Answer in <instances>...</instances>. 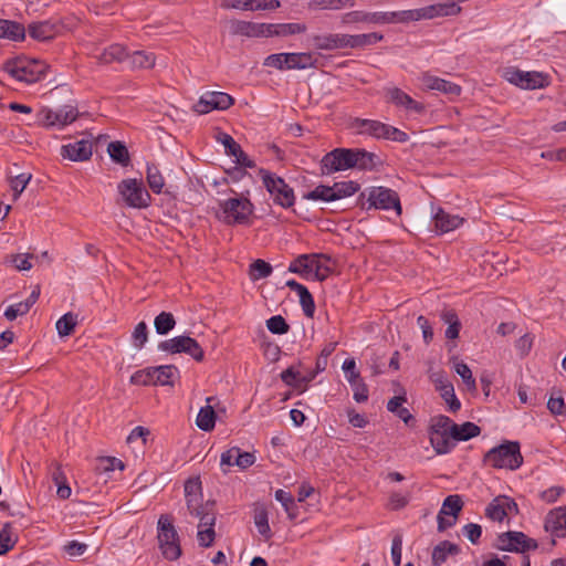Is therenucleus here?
Wrapping results in <instances>:
<instances>
[{"label": "nucleus", "mask_w": 566, "mask_h": 566, "mask_svg": "<svg viewBox=\"0 0 566 566\" xmlns=\"http://www.w3.org/2000/svg\"><path fill=\"white\" fill-rule=\"evenodd\" d=\"M346 373V378L353 388V398L356 402H365L368 400V387L364 382L359 373L356 370V361L353 358L345 359L342 366Z\"/></svg>", "instance_id": "4468645a"}, {"label": "nucleus", "mask_w": 566, "mask_h": 566, "mask_svg": "<svg viewBox=\"0 0 566 566\" xmlns=\"http://www.w3.org/2000/svg\"><path fill=\"white\" fill-rule=\"evenodd\" d=\"M360 185L354 180L338 181L332 186L334 192L333 201L350 197L359 191Z\"/></svg>", "instance_id": "c03bdc74"}, {"label": "nucleus", "mask_w": 566, "mask_h": 566, "mask_svg": "<svg viewBox=\"0 0 566 566\" xmlns=\"http://www.w3.org/2000/svg\"><path fill=\"white\" fill-rule=\"evenodd\" d=\"M216 538L214 526H205L198 528L197 541L201 547H211Z\"/></svg>", "instance_id": "0e129e2a"}, {"label": "nucleus", "mask_w": 566, "mask_h": 566, "mask_svg": "<svg viewBox=\"0 0 566 566\" xmlns=\"http://www.w3.org/2000/svg\"><path fill=\"white\" fill-rule=\"evenodd\" d=\"M272 271V265L262 259H256L250 264V277L252 281L265 279L271 275Z\"/></svg>", "instance_id": "5fc2aeb1"}, {"label": "nucleus", "mask_w": 566, "mask_h": 566, "mask_svg": "<svg viewBox=\"0 0 566 566\" xmlns=\"http://www.w3.org/2000/svg\"><path fill=\"white\" fill-rule=\"evenodd\" d=\"M343 24L367 23V24H384V11L367 12L355 10L346 12L342 15Z\"/></svg>", "instance_id": "a878e982"}, {"label": "nucleus", "mask_w": 566, "mask_h": 566, "mask_svg": "<svg viewBox=\"0 0 566 566\" xmlns=\"http://www.w3.org/2000/svg\"><path fill=\"white\" fill-rule=\"evenodd\" d=\"M313 255H317L315 260H312V273H314V279L318 282L325 281L328 275L333 272V269L329 266L332 262V258L324 253H312Z\"/></svg>", "instance_id": "473e14b6"}, {"label": "nucleus", "mask_w": 566, "mask_h": 566, "mask_svg": "<svg viewBox=\"0 0 566 566\" xmlns=\"http://www.w3.org/2000/svg\"><path fill=\"white\" fill-rule=\"evenodd\" d=\"M93 144L88 139H81L74 143L63 145L61 155L63 158H69L72 161L88 160L92 156Z\"/></svg>", "instance_id": "a211bd4d"}, {"label": "nucleus", "mask_w": 566, "mask_h": 566, "mask_svg": "<svg viewBox=\"0 0 566 566\" xmlns=\"http://www.w3.org/2000/svg\"><path fill=\"white\" fill-rule=\"evenodd\" d=\"M483 463L494 469L516 470L523 463L521 446L517 441H504L490 449L483 457Z\"/></svg>", "instance_id": "f257e3e1"}, {"label": "nucleus", "mask_w": 566, "mask_h": 566, "mask_svg": "<svg viewBox=\"0 0 566 566\" xmlns=\"http://www.w3.org/2000/svg\"><path fill=\"white\" fill-rule=\"evenodd\" d=\"M387 102L394 104L398 108L405 109L407 113L422 115L426 112L423 103L413 99L409 94L399 87L385 88Z\"/></svg>", "instance_id": "ddd939ff"}, {"label": "nucleus", "mask_w": 566, "mask_h": 566, "mask_svg": "<svg viewBox=\"0 0 566 566\" xmlns=\"http://www.w3.org/2000/svg\"><path fill=\"white\" fill-rule=\"evenodd\" d=\"M544 528L556 537H566V507H556L546 515Z\"/></svg>", "instance_id": "aec40b11"}, {"label": "nucleus", "mask_w": 566, "mask_h": 566, "mask_svg": "<svg viewBox=\"0 0 566 566\" xmlns=\"http://www.w3.org/2000/svg\"><path fill=\"white\" fill-rule=\"evenodd\" d=\"M384 40V35L378 32L363 34H347V49H365Z\"/></svg>", "instance_id": "c756f323"}, {"label": "nucleus", "mask_w": 566, "mask_h": 566, "mask_svg": "<svg viewBox=\"0 0 566 566\" xmlns=\"http://www.w3.org/2000/svg\"><path fill=\"white\" fill-rule=\"evenodd\" d=\"M463 222V218L458 214H450L442 208H439L438 211L433 214L434 230L439 234L453 231L458 229Z\"/></svg>", "instance_id": "5701e85b"}, {"label": "nucleus", "mask_w": 566, "mask_h": 566, "mask_svg": "<svg viewBox=\"0 0 566 566\" xmlns=\"http://www.w3.org/2000/svg\"><path fill=\"white\" fill-rule=\"evenodd\" d=\"M354 169L358 170L371 171L382 165V160L378 155L364 148H354Z\"/></svg>", "instance_id": "bb28decb"}, {"label": "nucleus", "mask_w": 566, "mask_h": 566, "mask_svg": "<svg viewBox=\"0 0 566 566\" xmlns=\"http://www.w3.org/2000/svg\"><path fill=\"white\" fill-rule=\"evenodd\" d=\"M124 462L114 457H102L97 460L96 471L99 473L112 472L116 469L124 470Z\"/></svg>", "instance_id": "13d9d810"}, {"label": "nucleus", "mask_w": 566, "mask_h": 566, "mask_svg": "<svg viewBox=\"0 0 566 566\" xmlns=\"http://www.w3.org/2000/svg\"><path fill=\"white\" fill-rule=\"evenodd\" d=\"M107 151L109 157L116 164H119L124 167L128 166L130 163V157L127 147L122 142H111L107 146Z\"/></svg>", "instance_id": "a19ab883"}, {"label": "nucleus", "mask_w": 566, "mask_h": 566, "mask_svg": "<svg viewBox=\"0 0 566 566\" xmlns=\"http://www.w3.org/2000/svg\"><path fill=\"white\" fill-rule=\"evenodd\" d=\"M462 507H463V501H462L461 496L458 494H452V495H448L444 499L439 513H440V515H450V516L457 518L458 514L461 512Z\"/></svg>", "instance_id": "de8ad7c7"}, {"label": "nucleus", "mask_w": 566, "mask_h": 566, "mask_svg": "<svg viewBox=\"0 0 566 566\" xmlns=\"http://www.w3.org/2000/svg\"><path fill=\"white\" fill-rule=\"evenodd\" d=\"M253 521L258 532L264 537V539H270L273 534L269 525V513L264 505L258 504L254 506Z\"/></svg>", "instance_id": "e433bc0d"}, {"label": "nucleus", "mask_w": 566, "mask_h": 566, "mask_svg": "<svg viewBox=\"0 0 566 566\" xmlns=\"http://www.w3.org/2000/svg\"><path fill=\"white\" fill-rule=\"evenodd\" d=\"M97 60L102 64H111L114 62H123L127 57L125 46L122 44H112L104 49L97 56Z\"/></svg>", "instance_id": "ea45409f"}, {"label": "nucleus", "mask_w": 566, "mask_h": 566, "mask_svg": "<svg viewBox=\"0 0 566 566\" xmlns=\"http://www.w3.org/2000/svg\"><path fill=\"white\" fill-rule=\"evenodd\" d=\"M117 190L125 205L129 208L145 209L151 203V197L142 179H124L117 185Z\"/></svg>", "instance_id": "39448f33"}, {"label": "nucleus", "mask_w": 566, "mask_h": 566, "mask_svg": "<svg viewBox=\"0 0 566 566\" xmlns=\"http://www.w3.org/2000/svg\"><path fill=\"white\" fill-rule=\"evenodd\" d=\"M193 507H187V511L192 517L199 520L198 528L216 525L217 507L214 500L199 501Z\"/></svg>", "instance_id": "dca6fc26"}, {"label": "nucleus", "mask_w": 566, "mask_h": 566, "mask_svg": "<svg viewBox=\"0 0 566 566\" xmlns=\"http://www.w3.org/2000/svg\"><path fill=\"white\" fill-rule=\"evenodd\" d=\"M420 80L427 90L438 91L451 97H458L462 92L460 85L429 73H423Z\"/></svg>", "instance_id": "f3484780"}, {"label": "nucleus", "mask_w": 566, "mask_h": 566, "mask_svg": "<svg viewBox=\"0 0 566 566\" xmlns=\"http://www.w3.org/2000/svg\"><path fill=\"white\" fill-rule=\"evenodd\" d=\"M146 179L153 192L161 193L165 186V179L155 164L147 165Z\"/></svg>", "instance_id": "a18cd8bd"}, {"label": "nucleus", "mask_w": 566, "mask_h": 566, "mask_svg": "<svg viewBox=\"0 0 566 566\" xmlns=\"http://www.w3.org/2000/svg\"><path fill=\"white\" fill-rule=\"evenodd\" d=\"M176 319L169 312L159 313L154 321L156 333L159 335H166L174 329Z\"/></svg>", "instance_id": "3c124183"}, {"label": "nucleus", "mask_w": 566, "mask_h": 566, "mask_svg": "<svg viewBox=\"0 0 566 566\" xmlns=\"http://www.w3.org/2000/svg\"><path fill=\"white\" fill-rule=\"evenodd\" d=\"M234 104V98L224 92H206L195 104L198 114H208L213 109L226 111Z\"/></svg>", "instance_id": "f8f14e48"}, {"label": "nucleus", "mask_w": 566, "mask_h": 566, "mask_svg": "<svg viewBox=\"0 0 566 566\" xmlns=\"http://www.w3.org/2000/svg\"><path fill=\"white\" fill-rule=\"evenodd\" d=\"M56 112L59 127H63L67 124L74 122L78 115L76 107L72 105H64L59 108Z\"/></svg>", "instance_id": "e2e57ef3"}, {"label": "nucleus", "mask_w": 566, "mask_h": 566, "mask_svg": "<svg viewBox=\"0 0 566 566\" xmlns=\"http://www.w3.org/2000/svg\"><path fill=\"white\" fill-rule=\"evenodd\" d=\"M186 506L193 507V505L203 500L202 483L200 476H190L185 481L184 485Z\"/></svg>", "instance_id": "c85d7f7f"}, {"label": "nucleus", "mask_w": 566, "mask_h": 566, "mask_svg": "<svg viewBox=\"0 0 566 566\" xmlns=\"http://www.w3.org/2000/svg\"><path fill=\"white\" fill-rule=\"evenodd\" d=\"M126 60L134 69H150L155 65L156 57L151 52L135 51L132 54L127 53Z\"/></svg>", "instance_id": "79ce46f5"}, {"label": "nucleus", "mask_w": 566, "mask_h": 566, "mask_svg": "<svg viewBox=\"0 0 566 566\" xmlns=\"http://www.w3.org/2000/svg\"><path fill=\"white\" fill-rule=\"evenodd\" d=\"M223 222L227 224H248L253 212V205L247 198H229L220 202Z\"/></svg>", "instance_id": "6e6552de"}, {"label": "nucleus", "mask_w": 566, "mask_h": 566, "mask_svg": "<svg viewBox=\"0 0 566 566\" xmlns=\"http://www.w3.org/2000/svg\"><path fill=\"white\" fill-rule=\"evenodd\" d=\"M52 480L56 485V494L61 500H67L71 496L72 490L67 483L66 475L62 470L61 464L53 463V470L51 472Z\"/></svg>", "instance_id": "f704fd0d"}, {"label": "nucleus", "mask_w": 566, "mask_h": 566, "mask_svg": "<svg viewBox=\"0 0 566 566\" xmlns=\"http://www.w3.org/2000/svg\"><path fill=\"white\" fill-rule=\"evenodd\" d=\"M386 124L376 119L355 117L349 127L358 135H367L376 139H382Z\"/></svg>", "instance_id": "6ab92c4d"}, {"label": "nucleus", "mask_w": 566, "mask_h": 566, "mask_svg": "<svg viewBox=\"0 0 566 566\" xmlns=\"http://www.w3.org/2000/svg\"><path fill=\"white\" fill-rule=\"evenodd\" d=\"M157 539L163 556L168 560L178 559L181 556V546L171 516L167 514L160 515L157 523Z\"/></svg>", "instance_id": "7ed1b4c3"}, {"label": "nucleus", "mask_w": 566, "mask_h": 566, "mask_svg": "<svg viewBox=\"0 0 566 566\" xmlns=\"http://www.w3.org/2000/svg\"><path fill=\"white\" fill-rule=\"evenodd\" d=\"M495 547L500 551L526 553L535 551L538 547L534 538L528 537L523 532L509 531L499 534Z\"/></svg>", "instance_id": "9b49d317"}, {"label": "nucleus", "mask_w": 566, "mask_h": 566, "mask_svg": "<svg viewBox=\"0 0 566 566\" xmlns=\"http://www.w3.org/2000/svg\"><path fill=\"white\" fill-rule=\"evenodd\" d=\"M287 69L289 70H304L314 67L316 59L311 52L286 53Z\"/></svg>", "instance_id": "c9c22d12"}, {"label": "nucleus", "mask_w": 566, "mask_h": 566, "mask_svg": "<svg viewBox=\"0 0 566 566\" xmlns=\"http://www.w3.org/2000/svg\"><path fill=\"white\" fill-rule=\"evenodd\" d=\"M132 338L136 348H143L148 339V329L145 322H140L135 326Z\"/></svg>", "instance_id": "338daca9"}, {"label": "nucleus", "mask_w": 566, "mask_h": 566, "mask_svg": "<svg viewBox=\"0 0 566 566\" xmlns=\"http://www.w3.org/2000/svg\"><path fill=\"white\" fill-rule=\"evenodd\" d=\"M158 348L170 354L185 353L191 356L196 361H202L205 353L199 343L186 335L176 336L159 343Z\"/></svg>", "instance_id": "9d476101"}, {"label": "nucleus", "mask_w": 566, "mask_h": 566, "mask_svg": "<svg viewBox=\"0 0 566 566\" xmlns=\"http://www.w3.org/2000/svg\"><path fill=\"white\" fill-rule=\"evenodd\" d=\"M151 370H154V367L135 371L130 377V382L137 386H156L155 374Z\"/></svg>", "instance_id": "4d7b16f0"}, {"label": "nucleus", "mask_w": 566, "mask_h": 566, "mask_svg": "<svg viewBox=\"0 0 566 566\" xmlns=\"http://www.w3.org/2000/svg\"><path fill=\"white\" fill-rule=\"evenodd\" d=\"M453 422L449 417L439 415L431 419V426L429 428V434H444L451 436Z\"/></svg>", "instance_id": "8fccbe9b"}, {"label": "nucleus", "mask_w": 566, "mask_h": 566, "mask_svg": "<svg viewBox=\"0 0 566 566\" xmlns=\"http://www.w3.org/2000/svg\"><path fill=\"white\" fill-rule=\"evenodd\" d=\"M460 547L449 541L440 542L432 551L431 562L432 566L442 565L449 555H458Z\"/></svg>", "instance_id": "2f4dec72"}, {"label": "nucleus", "mask_w": 566, "mask_h": 566, "mask_svg": "<svg viewBox=\"0 0 566 566\" xmlns=\"http://www.w3.org/2000/svg\"><path fill=\"white\" fill-rule=\"evenodd\" d=\"M421 20H429L437 17L455 15L461 11L455 2H439L423 8H419Z\"/></svg>", "instance_id": "393cba45"}, {"label": "nucleus", "mask_w": 566, "mask_h": 566, "mask_svg": "<svg viewBox=\"0 0 566 566\" xmlns=\"http://www.w3.org/2000/svg\"><path fill=\"white\" fill-rule=\"evenodd\" d=\"M77 324V314L69 312L60 317L56 322V331L60 336H69L74 332Z\"/></svg>", "instance_id": "603ef678"}, {"label": "nucleus", "mask_w": 566, "mask_h": 566, "mask_svg": "<svg viewBox=\"0 0 566 566\" xmlns=\"http://www.w3.org/2000/svg\"><path fill=\"white\" fill-rule=\"evenodd\" d=\"M206 400L208 405L200 408L197 415L196 424L199 429L208 432L214 428L217 413L210 405V402L214 400V397H208Z\"/></svg>", "instance_id": "7c9ffc66"}, {"label": "nucleus", "mask_w": 566, "mask_h": 566, "mask_svg": "<svg viewBox=\"0 0 566 566\" xmlns=\"http://www.w3.org/2000/svg\"><path fill=\"white\" fill-rule=\"evenodd\" d=\"M151 373L155 374L156 386H171L174 384L172 378L178 369L174 365H164L154 367Z\"/></svg>", "instance_id": "49530a36"}, {"label": "nucleus", "mask_w": 566, "mask_h": 566, "mask_svg": "<svg viewBox=\"0 0 566 566\" xmlns=\"http://www.w3.org/2000/svg\"><path fill=\"white\" fill-rule=\"evenodd\" d=\"M334 197V192L332 190V186L327 185H318L313 190L303 195V199L313 200V201H325L332 202Z\"/></svg>", "instance_id": "864d4df0"}, {"label": "nucleus", "mask_w": 566, "mask_h": 566, "mask_svg": "<svg viewBox=\"0 0 566 566\" xmlns=\"http://www.w3.org/2000/svg\"><path fill=\"white\" fill-rule=\"evenodd\" d=\"M347 34L327 33L312 35L311 40L316 50L333 51L347 49Z\"/></svg>", "instance_id": "4be33fe9"}, {"label": "nucleus", "mask_w": 566, "mask_h": 566, "mask_svg": "<svg viewBox=\"0 0 566 566\" xmlns=\"http://www.w3.org/2000/svg\"><path fill=\"white\" fill-rule=\"evenodd\" d=\"M421 20H429L437 17L455 15L461 11L455 2H439L423 8H419Z\"/></svg>", "instance_id": "b1692460"}, {"label": "nucleus", "mask_w": 566, "mask_h": 566, "mask_svg": "<svg viewBox=\"0 0 566 566\" xmlns=\"http://www.w3.org/2000/svg\"><path fill=\"white\" fill-rule=\"evenodd\" d=\"M32 254H11L7 256V262L12 264L19 271H28L32 268L30 259Z\"/></svg>", "instance_id": "69168bd1"}, {"label": "nucleus", "mask_w": 566, "mask_h": 566, "mask_svg": "<svg viewBox=\"0 0 566 566\" xmlns=\"http://www.w3.org/2000/svg\"><path fill=\"white\" fill-rule=\"evenodd\" d=\"M455 440L449 433L444 434H430V443L437 454L450 453L455 447Z\"/></svg>", "instance_id": "37998d69"}, {"label": "nucleus", "mask_w": 566, "mask_h": 566, "mask_svg": "<svg viewBox=\"0 0 566 566\" xmlns=\"http://www.w3.org/2000/svg\"><path fill=\"white\" fill-rule=\"evenodd\" d=\"M318 258L317 255L308 254H300L296 259H294L289 265V272L301 275L304 279H308L312 274V260Z\"/></svg>", "instance_id": "72a5a7b5"}, {"label": "nucleus", "mask_w": 566, "mask_h": 566, "mask_svg": "<svg viewBox=\"0 0 566 566\" xmlns=\"http://www.w3.org/2000/svg\"><path fill=\"white\" fill-rule=\"evenodd\" d=\"M354 148H335L323 156L321 174L326 176L337 171L354 169Z\"/></svg>", "instance_id": "1a4fd4ad"}, {"label": "nucleus", "mask_w": 566, "mask_h": 566, "mask_svg": "<svg viewBox=\"0 0 566 566\" xmlns=\"http://www.w3.org/2000/svg\"><path fill=\"white\" fill-rule=\"evenodd\" d=\"M25 28L23 24L12 20L0 19V39L19 42L25 39Z\"/></svg>", "instance_id": "cd10ccee"}, {"label": "nucleus", "mask_w": 566, "mask_h": 566, "mask_svg": "<svg viewBox=\"0 0 566 566\" xmlns=\"http://www.w3.org/2000/svg\"><path fill=\"white\" fill-rule=\"evenodd\" d=\"M268 329L275 335H284L289 333L290 325L285 318L281 315H274L266 321Z\"/></svg>", "instance_id": "052dcab7"}, {"label": "nucleus", "mask_w": 566, "mask_h": 566, "mask_svg": "<svg viewBox=\"0 0 566 566\" xmlns=\"http://www.w3.org/2000/svg\"><path fill=\"white\" fill-rule=\"evenodd\" d=\"M217 139L224 146V153L230 157H233L241 149V146L227 133H219Z\"/></svg>", "instance_id": "774afa93"}, {"label": "nucleus", "mask_w": 566, "mask_h": 566, "mask_svg": "<svg viewBox=\"0 0 566 566\" xmlns=\"http://www.w3.org/2000/svg\"><path fill=\"white\" fill-rule=\"evenodd\" d=\"M481 433V428L471 422L467 421L462 424L452 426L451 437L455 441H468L474 437H478Z\"/></svg>", "instance_id": "58836bf2"}, {"label": "nucleus", "mask_w": 566, "mask_h": 566, "mask_svg": "<svg viewBox=\"0 0 566 566\" xmlns=\"http://www.w3.org/2000/svg\"><path fill=\"white\" fill-rule=\"evenodd\" d=\"M505 499L497 496L493 499L485 509V516L492 521L502 522L506 517Z\"/></svg>", "instance_id": "09e8293b"}, {"label": "nucleus", "mask_w": 566, "mask_h": 566, "mask_svg": "<svg viewBox=\"0 0 566 566\" xmlns=\"http://www.w3.org/2000/svg\"><path fill=\"white\" fill-rule=\"evenodd\" d=\"M260 174L263 185L270 192L275 205H279L285 209L294 206V190L285 182L282 177H279L275 174L263 169L260 171Z\"/></svg>", "instance_id": "423d86ee"}, {"label": "nucleus", "mask_w": 566, "mask_h": 566, "mask_svg": "<svg viewBox=\"0 0 566 566\" xmlns=\"http://www.w3.org/2000/svg\"><path fill=\"white\" fill-rule=\"evenodd\" d=\"M454 370L462 378L463 382L465 384L469 390L476 389L475 379L472 375L470 367L465 363H457L454 365Z\"/></svg>", "instance_id": "680f3d73"}, {"label": "nucleus", "mask_w": 566, "mask_h": 566, "mask_svg": "<svg viewBox=\"0 0 566 566\" xmlns=\"http://www.w3.org/2000/svg\"><path fill=\"white\" fill-rule=\"evenodd\" d=\"M25 30L36 41H50L59 33L60 25L53 20H44L30 23Z\"/></svg>", "instance_id": "412c9836"}, {"label": "nucleus", "mask_w": 566, "mask_h": 566, "mask_svg": "<svg viewBox=\"0 0 566 566\" xmlns=\"http://www.w3.org/2000/svg\"><path fill=\"white\" fill-rule=\"evenodd\" d=\"M261 23L233 20L230 24V32L235 35H244L248 38H260Z\"/></svg>", "instance_id": "4c0bfd02"}, {"label": "nucleus", "mask_w": 566, "mask_h": 566, "mask_svg": "<svg viewBox=\"0 0 566 566\" xmlns=\"http://www.w3.org/2000/svg\"><path fill=\"white\" fill-rule=\"evenodd\" d=\"M48 65L39 60H9L4 64V70L10 74L13 78L25 82V83H35L40 81L46 72Z\"/></svg>", "instance_id": "20e7f679"}, {"label": "nucleus", "mask_w": 566, "mask_h": 566, "mask_svg": "<svg viewBox=\"0 0 566 566\" xmlns=\"http://www.w3.org/2000/svg\"><path fill=\"white\" fill-rule=\"evenodd\" d=\"M358 205H360L363 209L367 210L373 208L381 210L394 209L397 216H400L402 212L398 192L382 186L369 187L365 191L360 192L358 197Z\"/></svg>", "instance_id": "f03ea898"}, {"label": "nucleus", "mask_w": 566, "mask_h": 566, "mask_svg": "<svg viewBox=\"0 0 566 566\" xmlns=\"http://www.w3.org/2000/svg\"><path fill=\"white\" fill-rule=\"evenodd\" d=\"M430 379L434 384L436 389L440 392L443 400L449 405L451 412H457L461 408V402L454 394V387L444 375L443 371L431 374Z\"/></svg>", "instance_id": "2eb2a0df"}, {"label": "nucleus", "mask_w": 566, "mask_h": 566, "mask_svg": "<svg viewBox=\"0 0 566 566\" xmlns=\"http://www.w3.org/2000/svg\"><path fill=\"white\" fill-rule=\"evenodd\" d=\"M11 531V523H4L2 530L0 531V555L7 554L14 547L17 543V538L12 537Z\"/></svg>", "instance_id": "6e6d98bb"}, {"label": "nucleus", "mask_w": 566, "mask_h": 566, "mask_svg": "<svg viewBox=\"0 0 566 566\" xmlns=\"http://www.w3.org/2000/svg\"><path fill=\"white\" fill-rule=\"evenodd\" d=\"M504 78L523 90L544 88L549 85V75L543 72H527L517 67H507L504 71Z\"/></svg>", "instance_id": "0eeeda50"}, {"label": "nucleus", "mask_w": 566, "mask_h": 566, "mask_svg": "<svg viewBox=\"0 0 566 566\" xmlns=\"http://www.w3.org/2000/svg\"><path fill=\"white\" fill-rule=\"evenodd\" d=\"M31 177H32L31 174H27V172H22L18 176L10 177L9 184L13 191L14 200H17L19 198V196L23 192L27 185L31 180Z\"/></svg>", "instance_id": "bf43d9fd"}]
</instances>
